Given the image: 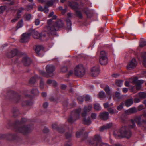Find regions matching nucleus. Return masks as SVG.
<instances>
[{"label":"nucleus","instance_id":"1a4fd4ad","mask_svg":"<svg viewBox=\"0 0 146 146\" xmlns=\"http://www.w3.org/2000/svg\"><path fill=\"white\" fill-rule=\"evenodd\" d=\"M18 52V50L16 49H14L8 51L6 53V56L8 58H11L15 56Z\"/></svg>","mask_w":146,"mask_h":146},{"label":"nucleus","instance_id":"393cba45","mask_svg":"<svg viewBox=\"0 0 146 146\" xmlns=\"http://www.w3.org/2000/svg\"><path fill=\"white\" fill-rule=\"evenodd\" d=\"M133 100L132 98L127 100L125 102V105L129 107L131 106L133 104Z\"/></svg>","mask_w":146,"mask_h":146},{"label":"nucleus","instance_id":"4d7b16f0","mask_svg":"<svg viewBox=\"0 0 146 146\" xmlns=\"http://www.w3.org/2000/svg\"><path fill=\"white\" fill-rule=\"evenodd\" d=\"M40 23V21L38 19H36L35 21V23L36 25H38Z\"/></svg>","mask_w":146,"mask_h":146},{"label":"nucleus","instance_id":"473e14b6","mask_svg":"<svg viewBox=\"0 0 146 146\" xmlns=\"http://www.w3.org/2000/svg\"><path fill=\"white\" fill-rule=\"evenodd\" d=\"M108 111L111 114H115L118 112L115 109H113L112 108H109Z\"/></svg>","mask_w":146,"mask_h":146},{"label":"nucleus","instance_id":"dca6fc26","mask_svg":"<svg viewBox=\"0 0 146 146\" xmlns=\"http://www.w3.org/2000/svg\"><path fill=\"white\" fill-rule=\"evenodd\" d=\"M91 74L93 77L97 76L100 73V70L98 67H94L91 70Z\"/></svg>","mask_w":146,"mask_h":146},{"label":"nucleus","instance_id":"a19ab883","mask_svg":"<svg viewBox=\"0 0 146 146\" xmlns=\"http://www.w3.org/2000/svg\"><path fill=\"white\" fill-rule=\"evenodd\" d=\"M24 16L25 19L26 20H29L32 18L31 15V14H25Z\"/></svg>","mask_w":146,"mask_h":146},{"label":"nucleus","instance_id":"680f3d73","mask_svg":"<svg viewBox=\"0 0 146 146\" xmlns=\"http://www.w3.org/2000/svg\"><path fill=\"white\" fill-rule=\"evenodd\" d=\"M134 102L135 103H138L140 101V100L138 98H135L134 99Z\"/></svg>","mask_w":146,"mask_h":146},{"label":"nucleus","instance_id":"4be33fe9","mask_svg":"<svg viewBox=\"0 0 146 146\" xmlns=\"http://www.w3.org/2000/svg\"><path fill=\"white\" fill-rule=\"evenodd\" d=\"M82 11L86 15L88 18H90L92 13V11L89 10L88 8H85L83 9Z\"/></svg>","mask_w":146,"mask_h":146},{"label":"nucleus","instance_id":"0eeeda50","mask_svg":"<svg viewBox=\"0 0 146 146\" xmlns=\"http://www.w3.org/2000/svg\"><path fill=\"white\" fill-rule=\"evenodd\" d=\"M17 131L24 135H27L30 132V130L26 126H23L18 127Z\"/></svg>","mask_w":146,"mask_h":146},{"label":"nucleus","instance_id":"5fc2aeb1","mask_svg":"<svg viewBox=\"0 0 146 146\" xmlns=\"http://www.w3.org/2000/svg\"><path fill=\"white\" fill-rule=\"evenodd\" d=\"M146 45V41H143L141 42L140 44L141 47H143Z\"/></svg>","mask_w":146,"mask_h":146},{"label":"nucleus","instance_id":"72a5a7b5","mask_svg":"<svg viewBox=\"0 0 146 146\" xmlns=\"http://www.w3.org/2000/svg\"><path fill=\"white\" fill-rule=\"evenodd\" d=\"M123 81L121 80H117L116 81V84L118 86L121 87L123 85Z\"/></svg>","mask_w":146,"mask_h":146},{"label":"nucleus","instance_id":"6ab92c4d","mask_svg":"<svg viewBox=\"0 0 146 146\" xmlns=\"http://www.w3.org/2000/svg\"><path fill=\"white\" fill-rule=\"evenodd\" d=\"M68 5L72 9L75 10L76 11L78 9L79 5L77 2H68Z\"/></svg>","mask_w":146,"mask_h":146},{"label":"nucleus","instance_id":"c03bdc74","mask_svg":"<svg viewBox=\"0 0 146 146\" xmlns=\"http://www.w3.org/2000/svg\"><path fill=\"white\" fill-rule=\"evenodd\" d=\"M99 96L100 98H105L106 97V95L103 92L101 91L99 93Z\"/></svg>","mask_w":146,"mask_h":146},{"label":"nucleus","instance_id":"4c0bfd02","mask_svg":"<svg viewBox=\"0 0 146 146\" xmlns=\"http://www.w3.org/2000/svg\"><path fill=\"white\" fill-rule=\"evenodd\" d=\"M23 20L21 19L19 21L18 23V24L17 26V30L18 29V28L22 27L23 26Z\"/></svg>","mask_w":146,"mask_h":146},{"label":"nucleus","instance_id":"e433bc0d","mask_svg":"<svg viewBox=\"0 0 146 146\" xmlns=\"http://www.w3.org/2000/svg\"><path fill=\"white\" fill-rule=\"evenodd\" d=\"M76 13L77 16L80 19L83 18V15L81 12L79 11H76Z\"/></svg>","mask_w":146,"mask_h":146},{"label":"nucleus","instance_id":"bb28decb","mask_svg":"<svg viewBox=\"0 0 146 146\" xmlns=\"http://www.w3.org/2000/svg\"><path fill=\"white\" fill-rule=\"evenodd\" d=\"M136 111L135 108L133 107L131 108L128 110L126 111L125 113L127 115H129L132 113H133L135 112Z\"/></svg>","mask_w":146,"mask_h":146},{"label":"nucleus","instance_id":"f8f14e48","mask_svg":"<svg viewBox=\"0 0 146 146\" xmlns=\"http://www.w3.org/2000/svg\"><path fill=\"white\" fill-rule=\"evenodd\" d=\"M30 37V32L28 33H25L22 35L20 42L22 43L26 42L29 40Z\"/></svg>","mask_w":146,"mask_h":146},{"label":"nucleus","instance_id":"423d86ee","mask_svg":"<svg viewBox=\"0 0 146 146\" xmlns=\"http://www.w3.org/2000/svg\"><path fill=\"white\" fill-rule=\"evenodd\" d=\"M100 62L102 65H106L108 61L106 53L104 51H101L100 56Z\"/></svg>","mask_w":146,"mask_h":146},{"label":"nucleus","instance_id":"f704fd0d","mask_svg":"<svg viewBox=\"0 0 146 146\" xmlns=\"http://www.w3.org/2000/svg\"><path fill=\"white\" fill-rule=\"evenodd\" d=\"M69 132L66 133V137L67 139L70 138L72 136V130H68Z\"/></svg>","mask_w":146,"mask_h":146},{"label":"nucleus","instance_id":"69168bd1","mask_svg":"<svg viewBox=\"0 0 146 146\" xmlns=\"http://www.w3.org/2000/svg\"><path fill=\"white\" fill-rule=\"evenodd\" d=\"M104 106L105 108H107L109 107V104L108 102L105 103L104 104Z\"/></svg>","mask_w":146,"mask_h":146},{"label":"nucleus","instance_id":"37998d69","mask_svg":"<svg viewBox=\"0 0 146 146\" xmlns=\"http://www.w3.org/2000/svg\"><path fill=\"white\" fill-rule=\"evenodd\" d=\"M143 64L145 67H146V53L143 54Z\"/></svg>","mask_w":146,"mask_h":146},{"label":"nucleus","instance_id":"338daca9","mask_svg":"<svg viewBox=\"0 0 146 146\" xmlns=\"http://www.w3.org/2000/svg\"><path fill=\"white\" fill-rule=\"evenodd\" d=\"M48 102H45L43 104V107L44 108H46L48 106Z\"/></svg>","mask_w":146,"mask_h":146},{"label":"nucleus","instance_id":"58836bf2","mask_svg":"<svg viewBox=\"0 0 146 146\" xmlns=\"http://www.w3.org/2000/svg\"><path fill=\"white\" fill-rule=\"evenodd\" d=\"M36 80L35 78L32 77L31 78L29 81V83L31 85L34 84Z\"/></svg>","mask_w":146,"mask_h":146},{"label":"nucleus","instance_id":"7ed1b4c3","mask_svg":"<svg viewBox=\"0 0 146 146\" xmlns=\"http://www.w3.org/2000/svg\"><path fill=\"white\" fill-rule=\"evenodd\" d=\"M46 69L48 74L43 71H40V73L45 76H51L53 75V72L55 70V68L54 66L52 65H48L46 67Z\"/></svg>","mask_w":146,"mask_h":146},{"label":"nucleus","instance_id":"5701e85b","mask_svg":"<svg viewBox=\"0 0 146 146\" xmlns=\"http://www.w3.org/2000/svg\"><path fill=\"white\" fill-rule=\"evenodd\" d=\"M52 128L53 129L57 130L60 133H63L64 132V128H58V125L55 123L52 124Z\"/></svg>","mask_w":146,"mask_h":146},{"label":"nucleus","instance_id":"c756f323","mask_svg":"<svg viewBox=\"0 0 146 146\" xmlns=\"http://www.w3.org/2000/svg\"><path fill=\"white\" fill-rule=\"evenodd\" d=\"M94 108L95 110L99 111L101 110V108L100 104L98 103H95L94 104Z\"/></svg>","mask_w":146,"mask_h":146},{"label":"nucleus","instance_id":"3c124183","mask_svg":"<svg viewBox=\"0 0 146 146\" xmlns=\"http://www.w3.org/2000/svg\"><path fill=\"white\" fill-rule=\"evenodd\" d=\"M48 7H47L45 5L44 6L43 11H44V12L45 13H47L49 11V10L48 9Z\"/></svg>","mask_w":146,"mask_h":146},{"label":"nucleus","instance_id":"864d4df0","mask_svg":"<svg viewBox=\"0 0 146 146\" xmlns=\"http://www.w3.org/2000/svg\"><path fill=\"white\" fill-rule=\"evenodd\" d=\"M91 117L92 119H95L96 118L97 114L95 113H92L91 115Z\"/></svg>","mask_w":146,"mask_h":146},{"label":"nucleus","instance_id":"13d9d810","mask_svg":"<svg viewBox=\"0 0 146 146\" xmlns=\"http://www.w3.org/2000/svg\"><path fill=\"white\" fill-rule=\"evenodd\" d=\"M40 86L41 89L43 88L44 87V82L42 80H40Z\"/></svg>","mask_w":146,"mask_h":146},{"label":"nucleus","instance_id":"0e129e2a","mask_svg":"<svg viewBox=\"0 0 146 146\" xmlns=\"http://www.w3.org/2000/svg\"><path fill=\"white\" fill-rule=\"evenodd\" d=\"M66 86L64 84H62L61 86V88L62 89L65 90L66 88Z\"/></svg>","mask_w":146,"mask_h":146},{"label":"nucleus","instance_id":"774afa93","mask_svg":"<svg viewBox=\"0 0 146 146\" xmlns=\"http://www.w3.org/2000/svg\"><path fill=\"white\" fill-rule=\"evenodd\" d=\"M90 100V96L88 95H87L86 96V101H89Z\"/></svg>","mask_w":146,"mask_h":146},{"label":"nucleus","instance_id":"a18cd8bd","mask_svg":"<svg viewBox=\"0 0 146 146\" xmlns=\"http://www.w3.org/2000/svg\"><path fill=\"white\" fill-rule=\"evenodd\" d=\"M68 70V68L66 66H63L61 68V71L62 72L64 73L66 72Z\"/></svg>","mask_w":146,"mask_h":146},{"label":"nucleus","instance_id":"412c9836","mask_svg":"<svg viewBox=\"0 0 146 146\" xmlns=\"http://www.w3.org/2000/svg\"><path fill=\"white\" fill-rule=\"evenodd\" d=\"M99 115L100 118L106 120L109 118V113L108 112H105L100 113Z\"/></svg>","mask_w":146,"mask_h":146},{"label":"nucleus","instance_id":"ea45409f","mask_svg":"<svg viewBox=\"0 0 146 146\" xmlns=\"http://www.w3.org/2000/svg\"><path fill=\"white\" fill-rule=\"evenodd\" d=\"M31 93L34 95H37L39 94V91L37 89H32L31 91Z\"/></svg>","mask_w":146,"mask_h":146},{"label":"nucleus","instance_id":"603ef678","mask_svg":"<svg viewBox=\"0 0 146 146\" xmlns=\"http://www.w3.org/2000/svg\"><path fill=\"white\" fill-rule=\"evenodd\" d=\"M5 9V7L4 6H0V14L3 13Z\"/></svg>","mask_w":146,"mask_h":146},{"label":"nucleus","instance_id":"de8ad7c7","mask_svg":"<svg viewBox=\"0 0 146 146\" xmlns=\"http://www.w3.org/2000/svg\"><path fill=\"white\" fill-rule=\"evenodd\" d=\"M124 105V103H122L121 104L119 105L117 107V109L119 111L121 110L123 108V106Z\"/></svg>","mask_w":146,"mask_h":146},{"label":"nucleus","instance_id":"9b49d317","mask_svg":"<svg viewBox=\"0 0 146 146\" xmlns=\"http://www.w3.org/2000/svg\"><path fill=\"white\" fill-rule=\"evenodd\" d=\"M72 19L71 14L70 13H68L67 14V17L66 19V21L67 23V30L68 31H70L71 29L72 23L71 21V19Z\"/></svg>","mask_w":146,"mask_h":146},{"label":"nucleus","instance_id":"6e6d98bb","mask_svg":"<svg viewBox=\"0 0 146 146\" xmlns=\"http://www.w3.org/2000/svg\"><path fill=\"white\" fill-rule=\"evenodd\" d=\"M115 96L118 99H120L121 98L120 94L118 92H116L115 93Z\"/></svg>","mask_w":146,"mask_h":146},{"label":"nucleus","instance_id":"f03ea898","mask_svg":"<svg viewBox=\"0 0 146 146\" xmlns=\"http://www.w3.org/2000/svg\"><path fill=\"white\" fill-rule=\"evenodd\" d=\"M81 109L79 108L72 111L70 116L68 118V120L69 123H73L80 118V113Z\"/></svg>","mask_w":146,"mask_h":146},{"label":"nucleus","instance_id":"a211bd4d","mask_svg":"<svg viewBox=\"0 0 146 146\" xmlns=\"http://www.w3.org/2000/svg\"><path fill=\"white\" fill-rule=\"evenodd\" d=\"M44 49L43 46L41 45H38L36 46L35 51L37 55L40 56Z\"/></svg>","mask_w":146,"mask_h":146},{"label":"nucleus","instance_id":"09e8293b","mask_svg":"<svg viewBox=\"0 0 146 146\" xmlns=\"http://www.w3.org/2000/svg\"><path fill=\"white\" fill-rule=\"evenodd\" d=\"M143 83H139L135 84L136 85V88L137 90H139L141 88V84Z\"/></svg>","mask_w":146,"mask_h":146},{"label":"nucleus","instance_id":"aec40b11","mask_svg":"<svg viewBox=\"0 0 146 146\" xmlns=\"http://www.w3.org/2000/svg\"><path fill=\"white\" fill-rule=\"evenodd\" d=\"M22 61L25 66H29L31 64V60L30 58L26 57L23 59Z\"/></svg>","mask_w":146,"mask_h":146},{"label":"nucleus","instance_id":"c9c22d12","mask_svg":"<svg viewBox=\"0 0 146 146\" xmlns=\"http://www.w3.org/2000/svg\"><path fill=\"white\" fill-rule=\"evenodd\" d=\"M139 96L140 98H146V93L144 92H140L139 93Z\"/></svg>","mask_w":146,"mask_h":146},{"label":"nucleus","instance_id":"2f4dec72","mask_svg":"<svg viewBox=\"0 0 146 146\" xmlns=\"http://www.w3.org/2000/svg\"><path fill=\"white\" fill-rule=\"evenodd\" d=\"M47 82L48 84H52L54 86H56L57 84V82L55 81L51 80H48Z\"/></svg>","mask_w":146,"mask_h":146},{"label":"nucleus","instance_id":"052dcab7","mask_svg":"<svg viewBox=\"0 0 146 146\" xmlns=\"http://www.w3.org/2000/svg\"><path fill=\"white\" fill-rule=\"evenodd\" d=\"M29 102L28 101H25L23 102L22 103L23 106H25V105H29Z\"/></svg>","mask_w":146,"mask_h":146},{"label":"nucleus","instance_id":"cd10ccee","mask_svg":"<svg viewBox=\"0 0 146 146\" xmlns=\"http://www.w3.org/2000/svg\"><path fill=\"white\" fill-rule=\"evenodd\" d=\"M57 18V16L56 15L53 16L51 19H50L47 20V23L48 25H52V24L54 22L53 20L56 19Z\"/></svg>","mask_w":146,"mask_h":146},{"label":"nucleus","instance_id":"8fccbe9b","mask_svg":"<svg viewBox=\"0 0 146 146\" xmlns=\"http://www.w3.org/2000/svg\"><path fill=\"white\" fill-rule=\"evenodd\" d=\"M84 97L82 96H79L77 98L78 100L80 103H82L84 101Z\"/></svg>","mask_w":146,"mask_h":146},{"label":"nucleus","instance_id":"20e7f679","mask_svg":"<svg viewBox=\"0 0 146 146\" xmlns=\"http://www.w3.org/2000/svg\"><path fill=\"white\" fill-rule=\"evenodd\" d=\"M74 73L75 76L82 77L85 74V69L82 64H80L76 66L74 70Z\"/></svg>","mask_w":146,"mask_h":146},{"label":"nucleus","instance_id":"9d476101","mask_svg":"<svg viewBox=\"0 0 146 146\" xmlns=\"http://www.w3.org/2000/svg\"><path fill=\"white\" fill-rule=\"evenodd\" d=\"M137 63L135 59L133 58L128 63L127 66V68L131 70L137 66Z\"/></svg>","mask_w":146,"mask_h":146},{"label":"nucleus","instance_id":"39448f33","mask_svg":"<svg viewBox=\"0 0 146 146\" xmlns=\"http://www.w3.org/2000/svg\"><path fill=\"white\" fill-rule=\"evenodd\" d=\"M20 98L19 95L13 91H10L8 92L6 97L7 99L13 101L14 100L16 102H19Z\"/></svg>","mask_w":146,"mask_h":146},{"label":"nucleus","instance_id":"b1692460","mask_svg":"<svg viewBox=\"0 0 146 146\" xmlns=\"http://www.w3.org/2000/svg\"><path fill=\"white\" fill-rule=\"evenodd\" d=\"M112 126V124L111 123H110L107 124L106 125H104L100 127V131H103L104 130L108 129Z\"/></svg>","mask_w":146,"mask_h":146},{"label":"nucleus","instance_id":"6e6552de","mask_svg":"<svg viewBox=\"0 0 146 146\" xmlns=\"http://www.w3.org/2000/svg\"><path fill=\"white\" fill-rule=\"evenodd\" d=\"M46 28L48 32L52 35H55L58 31L57 28L56 29L54 24L53 25H48Z\"/></svg>","mask_w":146,"mask_h":146},{"label":"nucleus","instance_id":"ddd939ff","mask_svg":"<svg viewBox=\"0 0 146 146\" xmlns=\"http://www.w3.org/2000/svg\"><path fill=\"white\" fill-rule=\"evenodd\" d=\"M92 108V105L89 104L88 106H85L84 108V111L82 113V117H86L87 115V112L90 111Z\"/></svg>","mask_w":146,"mask_h":146},{"label":"nucleus","instance_id":"f257e3e1","mask_svg":"<svg viewBox=\"0 0 146 146\" xmlns=\"http://www.w3.org/2000/svg\"><path fill=\"white\" fill-rule=\"evenodd\" d=\"M139 127L141 126L144 124H146V113L140 116L134 117V119L131 120V123L128 127H123L120 129L119 131H115L113 132V135L116 138H120L123 137H126L129 138L131 135L130 129H136L135 123Z\"/></svg>","mask_w":146,"mask_h":146},{"label":"nucleus","instance_id":"2eb2a0df","mask_svg":"<svg viewBox=\"0 0 146 146\" xmlns=\"http://www.w3.org/2000/svg\"><path fill=\"white\" fill-rule=\"evenodd\" d=\"M29 32L30 33V35H32L34 38L39 39L40 34L37 31L30 29L29 31Z\"/></svg>","mask_w":146,"mask_h":146},{"label":"nucleus","instance_id":"7c9ffc66","mask_svg":"<svg viewBox=\"0 0 146 146\" xmlns=\"http://www.w3.org/2000/svg\"><path fill=\"white\" fill-rule=\"evenodd\" d=\"M53 3V2L51 0V1H45V2L44 4H45V6H46L47 7H49L50 6H52Z\"/></svg>","mask_w":146,"mask_h":146},{"label":"nucleus","instance_id":"c85d7f7f","mask_svg":"<svg viewBox=\"0 0 146 146\" xmlns=\"http://www.w3.org/2000/svg\"><path fill=\"white\" fill-rule=\"evenodd\" d=\"M132 82L133 84H136L140 82V83H143V80H138V78L137 77H135V78H132Z\"/></svg>","mask_w":146,"mask_h":146},{"label":"nucleus","instance_id":"4468645a","mask_svg":"<svg viewBox=\"0 0 146 146\" xmlns=\"http://www.w3.org/2000/svg\"><path fill=\"white\" fill-rule=\"evenodd\" d=\"M48 38V35L46 31H43L40 34L39 39L43 41H47Z\"/></svg>","mask_w":146,"mask_h":146},{"label":"nucleus","instance_id":"79ce46f5","mask_svg":"<svg viewBox=\"0 0 146 146\" xmlns=\"http://www.w3.org/2000/svg\"><path fill=\"white\" fill-rule=\"evenodd\" d=\"M19 114V111L16 109H14L13 111V114L14 117H16Z\"/></svg>","mask_w":146,"mask_h":146},{"label":"nucleus","instance_id":"bf43d9fd","mask_svg":"<svg viewBox=\"0 0 146 146\" xmlns=\"http://www.w3.org/2000/svg\"><path fill=\"white\" fill-rule=\"evenodd\" d=\"M43 131L45 133H47L49 132V130L47 127H45L43 130Z\"/></svg>","mask_w":146,"mask_h":146},{"label":"nucleus","instance_id":"f3484780","mask_svg":"<svg viewBox=\"0 0 146 146\" xmlns=\"http://www.w3.org/2000/svg\"><path fill=\"white\" fill-rule=\"evenodd\" d=\"M54 25L56 29L57 28V30L60 28H63L65 27L64 23L61 20H59L57 21Z\"/></svg>","mask_w":146,"mask_h":146},{"label":"nucleus","instance_id":"e2e57ef3","mask_svg":"<svg viewBox=\"0 0 146 146\" xmlns=\"http://www.w3.org/2000/svg\"><path fill=\"white\" fill-rule=\"evenodd\" d=\"M54 12L52 11L48 15V17L49 18H50L52 17L54 15Z\"/></svg>","mask_w":146,"mask_h":146},{"label":"nucleus","instance_id":"49530a36","mask_svg":"<svg viewBox=\"0 0 146 146\" xmlns=\"http://www.w3.org/2000/svg\"><path fill=\"white\" fill-rule=\"evenodd\" d=\"M104 89L108 94H110V89L108 86H106L104 88Z\"/></svg>","mask_w":146,"mask_h":146},{"label":"nucleus","instance_id":"a878e982","mask_svg":"<svg viewBox=\"0 0 146 146\" xmlns=\"http://www.w3.org/2000/svg\"><path fill=\"white\" fill-rule=\"evenodd\" d=\"M86 117H84L83 119V121L84 124L88 125H90L91 123V121L90 117H88L87 119L86 118Z\"/></svg>","mask_w":146,"mask_h":146}]
</instances>
